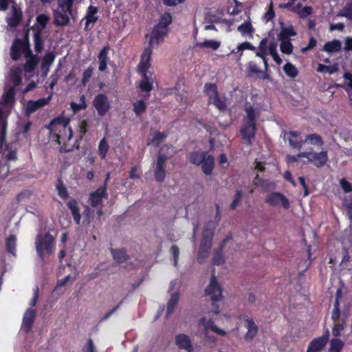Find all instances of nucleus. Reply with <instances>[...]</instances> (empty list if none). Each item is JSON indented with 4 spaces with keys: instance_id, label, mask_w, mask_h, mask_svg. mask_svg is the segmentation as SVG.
<instances>
[{
    "instance_id": "6",
    "label": "nucleus",
    "mask_w": 352,
    "mask_h": 352,
    "mask_svg": "<svg viewBox=\"0 0 352 352\" xmlns=\"http://www.w3.org/2000/svg\"><path fill=\"white\" fill-rule=\"evenodd\" d=\"M268 205L276 207L282 206L284 209L290 208V202L289 199L283 194L278 192H272L269 193L265 200Z\"/></svg>"
},
{
    "instance_id": "63",
    "label": "nucleus",
    "mask_w": 352,
    "mask_h": 352,
    "mask_svg": "<svg viewBox=\"0 0 352 352\" xmlns=\"http://www.w3.org/2000/svg\"><path fill=\"white\" fill-rule=\"evenodd\" d=\"M313 12V8L311 6H305L300 11L298 12V16L301 19L307 18L311 15Z\"/></svg>"
},
{
    "instance_id": "40",
    "label": "nucleus",
    "mask_w": 352,
    "mask_h": 352,
    "mask_svg": "<svg viewBox=\"0 0 352 352\" xmlns=\"http://www.w3.org/2000/svg\"><path fill=\"white\" fill-rule=\"evenodd\" d=\"M179 301L178 293H173L167 303L166 314L170 315L176 307Z\"/></svg>"
},
{
    "instance_id": "10",
    "label": "nucleus",
    "mask_w": 352,
    "mask_h": 352,
    "mask_svg": "<svg viewBox=\"0 0 352 352\" xmlns=\"http://www.w3.org/2000/svg\"><path fill=\"white\" fill-rule=\"evenodd\" d=\"M153 47L148 46L142 53L140 61L138 65V70L142 76H145L151 67V59L153 52Z\"/></svg>"
},
{
    "instance_id": "2",
    "label": "nucleus",
    "mask_w": 352,
    "mask_h": 352,
    "mask_svg": "<svg viewBox=\"0 0 352 352\" xmlns=\"http://www.w3.org/2000/svg\"><path fill=\"white\" fill-rule=\"evenodd\" d=\"M189 161L191 164L201 166L203 173L206 175L212 173L214 166V158L206 151H193L189 153Z\"/></svg>"
},
{
    "instance_id": "8",
    "label": "nucleus",
    "mask_w": 352,
    "mask_h": 352,
    "mask_svg": "<svg viewBox=\"0 0 352 352\" xmlns=\"http://www.w3.org/2000/svg\"><path fill=\"white\" fill-rule=\"evenodd\" d=\"M93 106L99 116L104 117L111 109V102L104 94H97L94 100Z\"/></svg>"
},
{
    "instance_id": "62",
    "label": "nucleus",
    "mask_w": 352,
    "mask_h": 352,
    "mask_svg": "<svg viewBox=\"0 0 352 352\" xmlns=\"http://www.w3.org/2000/svg\"><path fill=\"white\" fill-rule=\"evenodd\" d=\"M94 72V68L91 66H89L88 68H87L84 72L82 73V78L81 80V83L83 86H85L86 84L89 80L90 78L92 76Z\"/></svg>"
},
{
    "instance_id": "18",
    "label": "nucleus",
    "mask_w": 352,
    "mask_h": 352,
    "mask_svg": "<svg viewBox=\"0 0 352 352\" xmlns=\"http://www.w3.org/2000/svg\"><path fill=\"white\" fill-rule=\"evenodd\" d=\"M56 54L54 52H50L43 57L41 64V76L45 77L50 72V66L54 63Z\"/></svg>"
},
{
    "instance_id": "47",
    "label": "nucleus",
    "mask_w": 352,
    "mask_h": 352,
    "mask_svg": "<svg viewBox=\"0 0 352 352\" xmlns=\"http://www.w3.org/2000/svg\"><path fill=\"white\" fill-rule=\"evenodd\" d=\"M283 71L288 77L292 78H296L298 74L297 68L291 63H287L283 66Z\"/></svg>"
},
{
    "instance_id": "58",
    "label": "nucleus",
    "mask_w": 352,
    "mask_h": 352,
    "mask_svg": "<svg viewBox=\"0 0 352 352\" xmlns=\"http://www.w3.org/2000/svg\"><path fill=\"white\" fill-rule=\"evenodd\" d=\"M50 21V17L45 14H41L36 17V22L38 24L39 28H37L36 30H43L47 25V23Z\"/></svg>"
},
{
    "instance_id": "24",
    "label": "nucleus",
    "mask_w": 352,
    "mask_h": 352,
    "mask_svg": "<svg viewBox=\"0 0 352 352\" xmlns=\"http://www.w3.org/2000/svg\"><path fill=\"white\" fill-rule=\"evenodd\" d=\"M199 324L204 326L206 331L210 329L218 335H226V331L221 329L218 328L212 319L207 320L205 317H202L199 322Z\"/></svg>"
},
{
    "instance_id": "45",
    "label": "nucleus",
    "mask_w": 352,
    "mask_h": 352,
    "mask_svg": "<svg viewBox=\"0 0 352 352\" xmlns=\"http://www.w3.org/2000/svg\"><path fill=\"white\" fill-rule=\"evenodd\" d=\"M214 236V230L208 228V224L205 225L203 228L202 237L201 241L212 243Z\"/></svg>"
},
{
    "instance_id": "33",
    "label": "nucleus",
    "mask_w": 352,
    "mask_h": 352,
    "mask_svg": "<svg viewBox=\"0 0 352 352\" xmlns=\"http://www.w3.org/2000/svg\"><path fill=\"white\" fill-rule=\"evenodd\" d=\"M39 63L38 56H32L31 58H26V61L23 65V70L25 73L33 72Z\"/></svg>"
},
{
    "instance_id": "44",
    "label": "nucleus",
    "mask_w": 352,
    "mask_h": 352,
    "mask_svg": "<svg viewBox=\"0 0 352 352\" xmlns=\"http://www.w3.org/2000/svg\"><path fill=\"white\" fill-rule=\"evenodd\" d=\"M220 42L214 40H206L204 42L196 44L200 48H210L212 50H217L220 47Z\"/></svg>"
},
{
    "instance_id": "15",
    "label": "nucleus",
    "mask_w": 352,
    "mask_h": 352,
    "mask_svg": "<svg viewBox=\"0 0 352 352\" xmlns=\"http://www.w3.org/2000/svg\"><path fill=\"white\" fill-rule=\"evenodd\" d=\"M54 95L53 91H50L47 98H40L37 100H29L27 103L26 111L28 113H32L38 109L48 104Z\"/></svg>"
},
{
    "instance_id": "1",
    "label": "nucleus",
    "mask_w": 352,
    "mask_h": 352,
    "mask_svg": "<svg viewBox=\"0 0 352 352\" xmlns=\"http://www.w3.org/2000/svg\"><path fill=\"white\" fill-rule=\"evenodd\" d=\"M70 119L66 117H58L53 119L46 126L50 132L52 138L61 145L59 149L60 153H66L71 152L76 148V142L73 144H67L73 137V131L69 126Z\"/></svg>"
},
{
    "instance_id": "36",
    "label": "nucleus",
    "mask_w": 352,
    "mask_h": 352,
    "mask_svg": "<svg viewBox=\"0 0 352 352\" xmlns=\"http://www.w3.org/2000/svg\"><path fill=\"white\" fill-rule=\"evenodd\" d=\"M16 248V237L14 234L10 235L6 241V248L8 253L15 255Z\"/></svg>"
},
{
    "instance_id": "38",
    "label": "nucleus",
    "mask_w": 352,
    "mask_h": 352,
    "mask_svg": "<svg viewBox=\"0 0 352 352\" xmlns=\"http://www.w3.org/2000/svg\"><path fill=\"white\" fill-rule=\"evenodd\" d=\"M111 252L113 258L118 263H122L129 258V255L124 249H111Z\"/></svg>"
},
{
    "instance_id": "34",
    "label": "nucleus",
    "mask_w": 352,
    "mask_h": 352,
    "mask_svg": "<svg viewBox=\"0 0 352 352\" xmlns=\"http://www.w3.org/2000/svg\"><path fill=\"white\" fill-rule=\"evenodd\" d=\"M237 30L241 32L243 36L248 35L250 38L253 37V34L254 32V28L250 20L245 21L243 23L239 25L237 27Z\"/></svg>"
},
{
    "instance_id": "7",
    "label": "nucleus",
    "mask_w": 352,
    "mask_h": 352,
    "mask_svg": "<svg viewBox=\"0 0 352 352\" xmlns=\"http://www.w3.org/2000/svg\"><path fill=\"white\" fill-rule=\"evenodd\" d=\"M168 160V157L164 153H161L159 151L158 155L157 156V160L155 162V166L153 170V174L155 180L162 183L164 181L166 177V165L165 162Z\"/></svg>"
},
{
    "instance_id": "42",
    "label": "nucleus",
    "mask_w": 352,
    "mask_h": 352,
    "mask_svg": "<svg viewBox=\"0 0 352 352\" xmlns=\"http://www.w3.org/2000/svg\"><path fill=\"white\" fill-rule=\"evenodd\" d=\"M1 146H5V150L6 151V159L8 161H16L17 160V151L16 149H12V147L6 143V140H5V142L1 144Z\"/></svg>"
},
{
    "instance_id": "5",
    "label": "nucleus",
    "mask_w": 352,
    "mask_h": 352,
    "mask_svg": "<svg viewBox=\"0 0 352 352\" xmlns=\"http://www.w3.org/2000/svg\"><path fill=\"white\" fill-rule=\"evenodd\" d=\"M301 155H302V157L307 158L309 162L313 164L317 168L324 166L329 160L327 152L324 151L319 153L314 151L302 152Z\"/></svg>"
},
{
    "instance_id": "60",
    "label": "nucleus",
    "mask_w": 352,
    "mask_h": 352,
    "mask_svg": "<svg viewBox=\"0 0 352 352\" xmlns=\"http://www.w3.org/2000/svg\"><path fill=\"white\" fill-rule=\"evenodd\" d=\"M204 91L208 96L209 100H210V96L219 94L217 85L213 83H206L204 85Z\"/></svg>"
},
{
    "instance_id": "22",
    "label": "nucleus",
    "mask_w": 352,
    "mask_h": 352,
    "mask_svg": "<svg viewBox=\"0 0 352 352\" xmlns=\"http://www.w3.org/2000/svg\"><path fill=\"white\" fill-rule=\"evenodd\" d=\"M89 128V124L87 120H80L77 128V137L76 139V148L80 147V142L83 139L85 135L87 133Z\"/></svg>"
},
{
    "instance_id": "54",
    "label": "nucleus",
    "mask_w": 352,
    "mask_h": 352,
    "mask_svg": "<svg viewBox=\"0 0 352 352\" xmlns=\"http://www.w3.org/2000/svg\"><path fill=\"white\" fill-rule=\"evenodd\" d=\"M172 21L173 19L170 13L165 12L161 16L157 25L168 29V26L172 23Z\"/></svg>"
},
{
    "instance_id": "23",
    "label": "nucleus",
    "mask_w": 352,
    "mask_h": 352,
    "mask_svg": "<svg viewBox=\"0 0 352 352\" xmlns=\"http://www.w3.org/2000/svg\"><path fill=\"white\" fill-rule=\"evenodd\" d=\"M109 47L104 46L99 52L98 55V70L100 72H104L107 69V62L109 59L108 56L109 52Z\"/></svg>"
},
{
    "instance_id": "31",
    "label": "nucleus",
    "mask_w": 352,
    "mask_h": 352,
    "mask_svg": "<svg viewBox=\"0 0 352 352\" xmlns=\"http://www.w3.org/2000/svg\"><path fill=\"white\" fill-rule=\"evenodd\" d=\"M209 103L214 104L220 111H225L228 106L226 99L225 98H221L219 94L210 96Z\"/></svg>"
},
{
    "instance_id": "51",
    "label": "nucleus",
    "mask_w": 352,
    "mask_h": 352,
    "mask_svg": "<svg viewBox=\"0 0 352 352\" xmlns=\"http://www.w3.org/2000/svg\"><path fill=\"white\" fill-rule=\"evenodd\" d=\"M56 188L58 196L63 199H67L69 197V192L63 182L58 179Z\"/></svg>"
},
{
    "instance_id": "52",
    "label": "nucleus",
    "mask_w": 352,
    "mask_h": 352,
    "mask_svg": "<svg viewBox=\"0 0 352 352\" xmlns=\"http://www.w3.org/2000/svg\"><path fill=\"white\" fill-rule=\"evenodd\" d=\"M338 70V67L336 65H325L323 64H318L317 72L320 73H329V74H333L337 72Z\"/></svg>"
},
{
    "instance_id": "57",
    "label": "nucleus",
    "mask_w": 352,
    "mask_h": 352,
    "mask_svg": "<svg viewBox=\"0 0 352 352\" xmlns=\"http://www.w3.org/2000/svg\"><path fill=\"white\" fill-rule=\"evenodd\" d=\"M267 42L268 38H263L258 45V50L256 52V56H263V55H267Z\"/></svg>"
},
{
    "instance_id": "4",
    "label": "nucleus",
    "mask_w": 352,
    "mask_h": 352,
    "mask_svg": "<svg viewBox=\"0 0 352 352\" xmlns=\"http://www.w3.org/2000/svg\"><path fill=\"white\" fill-rule=\"evenodd\" d=\"M205 294L206 296H210L212 301V312L214 314H218L219 310V306L216 304V302L222 298V289L214 274L212 275L209 285L205 289Z\"/></svg>"
},
{
    "instance_id": "14",
    "label": "nucleus",
    "mask_w": 352,
    "mask_h": 352,
    "mask_svg": "<svg viewBox=\"0 0 352 352\" xmlns=\"http://www.w3.org/2000/svg\"><path fill=\"white\" fill-rule=\"evenodd\" d=\"M28 37V34L26 33L23 39L16 38L14 41L10 49V57L13 60H17L20 58L21 52Z\"/></svg>"
},
{
    "instance_id": "39",
    "label": "nucleus",
    "mask_w": 352,
    "mask_h": 352,
    "mask_svg": "<svg viewBox=\"0 0 352 352\" xmlns=\"http://www.w3.org/2000/svg\"><path fill=\"white\" fill-rule=\"evenodd\" d=\"M304 142H305V143L309 142L311 144L319 146L320 147L322 146L324 144V141H323L322 137L317 133H312V134L307 135L306 136Z\"/></svg>"
},
{
    "instance_id": "61",
    "label": "nucleus",
    "mask_w": 352,
    "mask_h": 352,
    "mask_svg": "<svg viewBox=\"0 0 352 352\" xmlns=\"http://www.w3.org/2000/svg\"><path fill=\"white\" fill-rule=\"evenodd\" d=\"M339 16H344L348 19L352 20V3H347L342 9Z\"/></svg>"
},
{
    "instance_id": "35",
    "label": "nucleus",
    "mask_w": 352,
    "mask_h": 352,
    "mask_svg": "<svg viewBox=\"0 0 352 352\" xmlns=\"http://www.w3.org/2000/svg\"><path fill=\"white\" fill-rule=\"evenodd\" d=\"M341 48V42L339 40L334 39L332 41L327 42L323 47V50L329 53H333L340 51Z\"/></svg>"
},
{
    "instance_id": "49",
    "label": "nucleus",
    "mask_w": 352,
    "mask_h": 352,
    "mask_svg": "<svg viewBox=\"0 0 352 352\" xmlns=\"http://www.w3.org/2000/svg\"><path fill=\"white\" fill-rule=\"evenodd\" d=\"M109 149V146L105 138H103L98 144V155L101 159L104 160L106 157L107 153Z\"/></svg>"
},
{
    "instance_id": "20",
    "label": "nucleus",
    "mask_w": 352,
    "mask_h": 352,
    "mask_svg": "<svg viewBox=\"0 0 352 352\" xmlns=\"http://www.w3.org/2000/svg\"><path fill=\"white\" fill-rule=\"evenodd\" d=\"M175 344L180 349H184L188 352H192L193 347L190 338L184 333H180L175 336Z\"/></svg>"
},
{
    "instance_id": "48",
    "label": "nucleus",
    "mask_w": 352,
    "mask_h": 352,
    "mask_svg": "<svg viewBox=\"0 0 352 352\" xmlns=\"http://www.w3.org/2000/svg\"><path fill=\"white\" fill-rule=\"evenodd\" d=\"M276 47H277L276 44L274 42L270 43L269 47H268V52L272 56L274 60L278 65H280L282 63L283 60L277 52Z\"/></svg>"
},
{
    "instance_id": "30",
    "label": "nucleus",
    "mask_w": 352,
    "mask_h": 352,
    "mask_svg": "<svg viewBox=\"0 0 352 352\" xmlns=\"http://www.w3.org/2000/svg\"><path fill=\"white\" fill-rule=\"evenodd\" d=\"M22 19V12L15 6H12V14L8 19V25L12 28L18 26Z\"/></svg>"
},
{
    "instance_id": "16",
    "label": "nucleus",
    "mask_w": 352,
    "mask_h": 352,
    "mask_svg": "<svg viewBox=\"0 0 352 352\" xmlns=\"http://www.w3.org/2000/svg\"><path fill=\"white\" fill-rule=\"evenodd\" d=\"M329 340V333H327L320 337L311 340L307 347V352H320L326 346Z\"/></svg>"
},
{
    "instance_id": "19",
    "label": "nucleus",
    "mask_w": 352,
    "mask_h": 352,
    "mask_svg": "<svg viewBox=\"0 0 352 352\" xmlns=\"http://www.w3.org/2000/svg\"><path fill=\"white\" fill-rule=\"evenodd\" d=\"M244 322H245V327L248 329L247 333L244 336V338L246 341H252L258 333V326L251 318H244Z\"/></svg>"
},
{
    "instance_id": "3",
    "label": "nucleus",
    "mask_w": 352,
    "mask_h": 352,
    "mask_svg": "<svg viewBox=\"0 0 352 352\" xmlns=\"http://www.w3.org/2000/svg\"><path fill=\"white\" fill-rule=\"evenodd\" d=\"M55 239L49 232L44 234H38L35 239V248L38 256L41 261L45 260V254L51 255L53 252V246Z\"/></svg>"
},
{
    "instance_id": "26",
    "label": "nucleus",
    "mask_w": 352,
    "mask_h": 352,
    "mask_svg": "<svg viewBox=\"0 0 352 352\" xmlns=\"http://www.w3.org/2000/svg\"><path fill=\"white\" fill-rule=\"evenodd\" d=\"M36 312L34 309H28L23 316V325L26 331V332H29L34 323L35 320Z\"/></svg>"
},
{
    "instance_id": "32",
    "label": "nucleus",
    "mask_w": 352,
    "mask_h": 352,
    "mask_svg": "<svg viewBox=\"0 0 352 352\" xmlns=\"http://www.w3.org/2000/svg\"><path fill=\"white\" fill-rule=\"evenodd\" d=\"M244 111L246 116L244 118V122L255 123L256 122V111L250 102H245L244 105Z\"/></svg>"
},
{
    "instance_id": "12",
    "label": "nucleus",
    "mask_w": 352,
    "mask_h": 352,
    "mask_svg": "<svg viewBox=\"0 0 352 352\" xmlns=\"http://www.w3.org/2000/svg\"><path fill=\"white\" fill-rule=\"evenodd\" d=\"M98 12V8L96 6L90 5L87 8L86 15L85 18L81 20L82 22L84 19H85L84 27V30L85 32L90 31L98 20V16H97Z\"/></svg>"
},
{
    "instance_id": "17",
    "label": "nucleus",
    "mask_w": 352,
    "mask_h": 352,
    "mask_svg": "<svg viewBox=\"0 0 352 352\" xmlns=\"http://www.w3.org/2000/svg\"><path fill=\"white\" fill-rule=\"evenodd\" d=\"M256 131V124L255 123L244 122V126L241 129V134L243 140H246L249 144L255 138Z\"/></svg>"
},
{
    "instance_id": "41",
    "label": "nucleus",
    "mask_w": 352,
    "mask_h": 352,
    "mask_svg": "<svg viewBox=\"0 0 352 352\" xmlns=\"http://www.w3.org/2000/svg\"><path fill=\"white\" fill-rule=\"evenodd\" d=\"M142 80L140 83V88L145 92H149L153 89V80L148 76L147 73L142 76Z\"/></svg>"
},
{
    "instance_id": "21",
    "label": "nucleus",
    "mask_w": 352,
    "mask_h": 352,
    "mask_svg": "<svg viewBox=\"0 0 352 352\" xmlns=\"http://www.w3.org/2000/svg\"><path fill=\"white\" fill-rule=\"evenodd\" d=\"M65 10L57 9L54 11V23L58 27H64L69 24V17Z\"/></svg>"
},
{
    "instance_id": "59",
    "label": "nucleus",
    "mask_w": 352,
    "mask_h": 352,
    "mask_svg": "<svg viewBox=\"0 0 352 352\" xmlns=\"http://www.w3.org/2000/svg\"><path fill=\"white\" fill-rule=\"evenodd\" d=\"M343 347L342 342L338 338H334L331 340L330 344V352H340L341 349Z\"/></svg>"
},
{
    "instance_id": "13",
    "label": "nucleus",
    "mask_w": 352,
    "mask_h": 352,
    "mask_svg": "<svg viewBox=\"0 0 352 352\" xmlns=\"http://www.w3.org/2000/svg\"><path fill=\"white\" fill-rule=\"evenodd\" d=\"M168 29L155 25L151 33L148 46L153 47L154 44L157 45L159 43L163 41L164 38L168 34Z\"/></svg>"
},
{
    "instance_id": "55",
    "label": "nucleus",
    "mask_w": 352,
    "mask_h": 352,
    "mask_svg": "<svg viewBox=\"0 0 352 352\" xmlns=\"http://www.w3.org/2000/svg\"><path fill=\"white\" fill-rule=\"evenodd\" d=\"M74 0H63L58 2V9L65 10L70 15L73 14Z\"/></svg>"
},
{
    "instance_id": "11",
    "label": "nucleus",
    "mask_w": 352,
    "mask_h": 352,
    "mask_svg": "<svg viewBox=\"0 0 352 352\" xmlns=\"http://www.w3.org/2000/svg\"><path fill=\"white\" fill-rule=\"evenodd\" d=\"M247 74L249 77L255 76L259 80H271L270 73L266 71L261 70L258 68V65L254 61H250L247 64Z\"/></svg>"
},
{
    "instance_id": "25",
    "label": "nucleus",
    "mask_w": 352,
    "mask_h": 352,
    "mask_svg": "<svg viewBox=\"0 0 352 352\" xmlns=\"http://www.w3.org/2000/svg\"><path fill=\"white\" fill-rule=\"evenodd\" d=\"M211 248L212 243L201 241L200 247L197 257V261L199 263L201 264L205 262V259L208 257Z\"/></svg>"
},
{
    "instance_id": "64",
    "label": "nucleus",
    "mask_w": 352,
    "mask_h": 352,
    "mask_svg": "<svg viewBox=\"0 0 352 352\" xmlns=\"http://www.w3.org/2000/svg\"><path fill=\"white\" fill-rule=\"evenodd\" d=\"M340 184L344 192L348 193L352 192V185L345 178H342L340 180Z\"/></svg>"
},
{
    "instance_id": "56",
    "label": "nucleus",
    "mask_w": 352,
    "mask_h": 352,
    "mask_svg": "<svg viewBox=\"0 0 352 352\" xmlns=\"http://www.w3.org/2000/svg\"><path fill=\"white\" fill-rule=\"evenodd\" d=\"M223 247H220L218 250H217L212 259V264L214 265H219L224 263V258L222 254Z\"/></svg>"
},
{
    "instance_id": "53",
    "label": "nucleus",
    "mask_w": 352,
    "mask_h": 352,
    "mask_svg": "<svg viewBox=\"0 0 352 352\" xmlns=\"http://www.w3.org/2000/svg\"><path fill=\"white\" fill-rule=\"evenodd\" d=\"M280 50L285 54H292L294 50V45L291 41H280Z\"/></svg>"
},
{
    "instance_id": "43",
    "label": "nucleus",
    "mask_w": 352,
    "mask_h": 352,
    "mask_svg": "<svg viewBox=\"0 0 352 352\" xmlns=\"http://www.w3.org/2000/svg\"><path fill=\"white\" fill-rule=\"evenodd\" d=\"M15 100V90L14 87H10L2 96V104H8L14 102Z\"/></svg>"
},
{
    "instance_id": "29",
    "label": "nucleus",
    "mask_w": 352,
    "mask_h": 352,
    "mask_svg": "<svg viewBox=\"0 0 352 352\" xmlns=\"http://www.w3.org/2000/svg\"><path fill=\"white\" fill-rule=\"evenodd\" d=\"M289 137L288 138L289 143L291 147L293 148L300 149L302 148V145L305 144L304 140H300L299 136L300 135V132L291 131L289 133Z\"/></svg>"
},
{
    "instance_id": "46",
    "label": "nucleus",
    "mask_w": 352,
    "mask_h": 352,
    "mask_svg": "<svg viewBox=\"0 0 352 352\" xmlns=\"http://www.w3.org/2000/svg\"><path fill=\"white\" fill-rule=\"evenodd\" d=\"M133 112L137 116H141L146 109V103L143 100H138L133 102Z\"/></svg>"
},
{
    "instance_id": "27",
    "label": "nucleus",
    "mask_w": 352,
    "mask_h": 352,
    "mask_svg": "<svg viewBox=\"0 0 352 352\" xmlns=\"http://www.w3.org/2000/svg\"><path fill=\"white\" fill-rule=\"evenodd\" d=\"M297 32L292 25L287 27H281L280 32L278 34V41H291L290 37L296 36Z\"/></svg>"
},
{
    "instance_id": "28",
    "label": "nucleus",
    "mask_w": 352,
    "mask_h": 352,
    "mask_svg": "<svg viewBox=\"0 0 352 352\" xmlns=\"http://www.w3.org/2000/svg\"><path fill=\"white\" fill-rule=\"evenodd\" d=\"M67 206L70 210L74 221L76 224H79L81 219V215L77 201L75 199H71L67 203Z\"/></svg>"
},
{
    "instance_id": "37",
    "label": "nucleus",
    "mask_w": 352,
    "mask_h": 352,
    "mask_svg": "<svg viewBox=\"0 0 352 352\" xmlns=\"http://www.w3.org/2000/svg\"><path fill=\"white\" fill-rule=\"evenodd\" d=\"M41 34V30H36L34 33V50L37 53H41L43 50L44 42Z\"/></svg>"
},
{
    "instance_id": "9",
    "label": "nucleus",
    "mask_w": 352,
    "mask_h": 352,
    "mask_svg": "<svg viewBox=\"0 0 352 352\" xmlns=\"http://www.w3.org/2000/svg\"><path fill=\"white\" fill-rule=\"evenodd\" d=\"M102 198H108L106 184L98 188L95 191L91 192L89 194L88 201L91 207L96 208L98 206H102Z\"/></svg>"
},
{
    "instance_id": "50",
    "label": "nucleus",
    "mask_w": 352,
    "mask_h": 352,
    "mask_svg": "<svg viewBox=\"0 0 352 352\" xmlns=\"http://www.w3.org/2000/svg\"><path fill=\"white\" fill-rule=\"evenodd\" d=\"M167 135V133H165L164 132L156 131L153 135L151 142H149L148 145L153 144L156 146H159V145L166 138Z\"/></svg>"
}]
</instances>
